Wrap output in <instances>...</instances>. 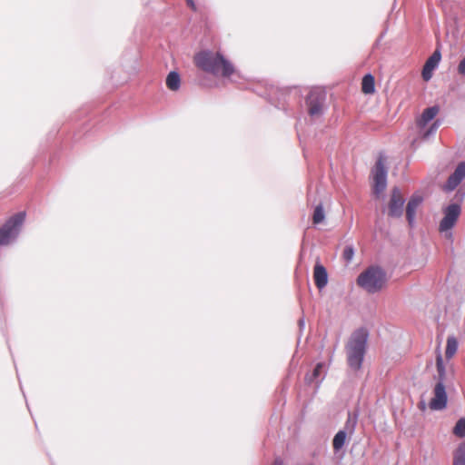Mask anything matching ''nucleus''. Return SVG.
I'll return each mask as SVG.
<instances>
[{
    "label": "nucleus",
    "mask_w": 465,
    "mask_h": 465,
    "mask_svg": "<svg viewBox=\"0 0 465 465\" xmlns=\"http://www.w3.org/2000/svg\"><path fill=\"white\" fill-rule=\"evenodd\" d=\"M198 67L214 75L230 77L234 73L233 64L220 53L203 51L195 56Z\"/></svg>",
    "instance_id": "f257e3e1"
},
{
    "label": "nucleus",
    "mask_w": 465,
    "mask_h": 465,
    "mask_svg": "<svg viewBox=\"0 0 465 465\" xmlns=\"http://www.w3.org/2000/svg\"><path fill=\"white\" fill-rule=\"evenodd\" d=\"M368 341V332L364 329H359L352 332L345 350L348 365L351 369L358 371L361 368Z\"/></svg>",
    "instance_id": "f03ea898"
},
{
    "label": "nucleus",
    "mask_w": 465,
    "mask_h": 465,
    "mask_svg": "<svg viewBox=\"0 0 465 465\" xmlns=\"http://www.w3.org/2000/svg\"><path fill=\"white\" fill-rule=\"evenodd\" d=\"M386 282V272L379 266L368 267L357 278V284L369 293L381 291Z\"/></svg>",
    "instance_id": "7ed1b4c3"
},
{
    "label": "nucleus",
    "mask_w": 465,
    "mask_h": 465,
    "mask_svg": "<svg viewBox=\"0 0 465 465\" xmlns=\"http://www.w3.org/2000/svg\"><path fill=\"white\" fill-rule=\"evenodd\" d=\"M25 218L24 212L17 213L0 228V245H7L16 239Z\"/></svg>",
    "instance_id": "20e7f679"
},
{
    "label": "nucleus",
    "mask_w": 465,
    "mask_h": 465,
    "mask_svg": "<svg viewBox=\"0 0 465 465\" xmlns=\"http://www.w3.org/2000/svg\"><path fill=\"white\" fill-rule=\"evenodd\" d=\"M461 213L458 203H451L443 209V218L440 223L439 231L444 234L446 239H452L451 229L456 224Z\"/></svg>",
    "instance_id": "39448f33"
},
{
    "label": "nucleus",
    "mask_w": 465,
    "mask_h": 465,
    "mask_svg": "<svg viewBox=\"0 0 465 465\" xmlns=\"http://www.w3.org/2000/svg\"><path fill=\"white\" fill-rule=\"evenodd\" d=\"M386 159L384 156L380 155L376 161L375 166L372 169L373 176V192L378 196L387 187V168L385 166Z\"/></svg>",
    "instance_id": "423d86ee"
},
{
    "label": "nucleus",
    "mask_w": 465,
    "mask_h": 465,
    "mask_svg": "<svg viewBox=\"0 0 465 465\" xmlns=\"http://www.w3.org/2000/svg\"><path fill=\"white\" fill-rule=\"evenodd\" d=\"M356 424L357 415L352 416L349 413L343 430H339L333 438L332 446L335 451L340 450L344 446L348 434H353Z\"/></svg>",
    "instance_id": "0eeeda50"
},
{
    "label": "nucleus",
    "mask_w": 465,
    "mask_h": 465,
    "mask_svg": "<svg viewBox=\"0 0 465 465\" xmlns=\"http://www.w3.org/2000/svg\"><path fill=\"white\" fill-rule=\"evenodd\" d=\"M325 96L322 93L312 91L307 97L308 113L312 117L322 114Z\"/></svg>",
    "instance_id": "6e6552de"
},
{
    "label": "nucleus",
    "mask_w": 465,
    "mask_h": 465,
    "mask_svg": "<svg viewBox=\"0 0 465 465\" xmlns=\"http://www.w3.org/2000/svg\"><path fill=\"white\" fill-rule=\"evenodd\" d=\"M405 200L398 187L391 190V195L388 206V214L391 217H401L403 213Z\"/></svg>",
    "instance_id": "1a4fd4ad"
},
{
    "label": "nucleus",
    "mask_w": 465,
    "mask_h": 465,
    "mask_svg": "<svg viewBox=\"0 0 465 465\" xmlns=\"http://www.w3.org/2000/svg\"><path fill=\"white\" fill-rule=\"evenodd\" d=\"M448 396L446 388L441 382H436L433 389V397L430 401V408L433 411L444 410L447 406Z\"/></svg>",
    "instance_id": "9d476101"
},
{
    "label": "nucleus",
    "mask_w": 465,
    "mask_h": 465,
    "mask_svg": "<svg viewBox=\"0 0 465 465\" xmlns=\"http://www.w3.org/2000/svg\"><path fill=\"white\" fill-rule=\"evenodd\" d=\"M441 59L440 50H435L433 54L427 59L421 72L424 81L428 82L431 79L433 71L438 67Z\"/></svg>",
    "instance_id": "9b49d317"
},
{
    "label": "nucleus",
    "mask_w": 465,
    "mask_h": 465,
    "mask_svg": "<svg viewBox=\"0 0 465 465\" xmlns=\"http://www.w3.org/2000/svg\"><path fill=\"white\" fill-rule=\"evenodd\" d=\"M465 178V162H461L456 167L454 173L449 177L446 183L443 185L445 192L453 191L460 182Z\"/></svg>",
    "instance_id": "f8f14e48"
},
{
    "label": "nucleus",
    "mask_w": 465,
    "mask_h": 465,
    "mask_svg": "<svg viewBox=\"0 0 465 465\" xmlns=\"http://www.w3.org/2000/svg\"><path fill=\"white\" fill-rule=\"evenodd\" d=\"M423 198L419 194H414L411 197L406 207V217L411 226L414 224L416 212L419 206L421 204Z\"/></svg>",
    "instance_id": "ddd939ff"
},
{
    "label": "nucleus",
    "mask_w": 465,
    "mask_h": 465,
    "mask_svg": "<svg viewBox=\"0 0 465 465\" xmlns=\"http://www.w3.org/2000/svg\"><path fill=\"white\" fill-rule=\"evenodd\" d=\"M313 278L318 289L324 288L328 283V273L323 265L316 263L313 270Z\"/></svg>",
    "instance_id": "4468645a"
},
{
    "label": "nucleus",
    "mask_w": 465,
    "mask_h": 465,
    "mask_svg": "<svg viewBox=\"0 0 465 465\" xmlns=\"http://www.w3.org/2000/svg\"><path fill=\"white\" fill-rule=\"evenodd\" d=\"M436 370H437V376H435L436 382H441V384H444L446 380V367L443 361L442 355L440 351L437 352L436 356Z\"/></svg>",
    "instance_id": "2eb2a0df"
},
{
    "label": "nucleus",
    "mask_w": 465,
    "mask_h": 465,
    "mask_svg": "<svg viewBox=\"0 0 465 465\" xmlns=\"http://www.w3.org/2000/svg\"><path fill=\"white\" fill-rule=\"evenodd\" d=\"M458 347L459 343L457 339L454 336H449L446 341L445 357L448 360L451 359L456 354Z\"/></svg>",
    "instance_id": "dca6fc26"
},
{
    "label": "nucleus",
    "mask_w": 465,
    "mask_h": 465,
    "mask_svg": "<svg viewBox=\"0 0 465 465\" xmlns=\"http://www.w3.org/2000/svg\"><path fill=\"white\" fill-rule=\"evenodd\" d=\"M181 85V78L177 72L172 71L166 77V86L171 91H177Z\"/></svg>",
    "instance_id": "f3484780"
},
{
    "label": "nucleus",
    "mask_w": 465,
    "mask_h": 465,
    "mask_svg": "<svg viewBox=\"0 0 465 465\" xmlns=\"http://www.w3.org/2000/svg\"><path fill=\"white\" fill-rule=\"evenodd\" d=\"M361 90L366 94H373L375 91L374 77L368 74L363 76L361 82Z\"/></svg>",
    "instance_id": "a211bd4d"
},
{
    "label": "nucleus",
    "mask_w": 465,
    "mask_h": 465,
    "mask_svg": "<svg viewBox=\"0 0 465 465\" xmlns=\"http://www.w3.org/2000/svg\"><path fill=\"white\" fill-rule=\"evenodd\" d=\"M438 112H439V109L436 106H431V107L426 108L423 111L421 117L420 119V122H419L420 125L423 126V125L427 124L437 115Z\"/></svg>",
    "instance_id": "6ab92c4d"
},
{
    "label": "nucleus",
    "mask_w": 465,
    "mask_h": 465,
    "mask_svg": "<svg viewBox=\"0 0 465 465\" xmlns=\"http://www.w3.org/2000/svg\"><path fill=\"white\" fill-rule=\"evenodd\" d=\"M453 465H465V441L453 453Z\"/></svg>",
    "instance_id": "aec40b11"
},
{
    "label": "nucleus",
    "mask_w": 465,
    "mask_h": 465,
    "mask_svg": "<svg viewBox=\"0 0 465 465\" xmlns=\"http://www.w3.org/2000/svg\"><path fill=\"white\" fill-rule=\"evenodd\" d=\"M325 219V213L323 210L322 204H318L312 214V222L314 224H319L322 223Z\"/></svg>",
    "instance_id": "412c9836"
},
{
    "label": "nucleus",
    "mask_w": 465,
    "mask_h": 465,
    "mask_svg": "<svg viewBox=\"0 0 465 465\" xmlns=\"http://www.w3.org/2000/svg\"><path fill=\"white\" fill-rule=\"evenodd\" d=\"M453 434L459 438L465 437V418H460L455 424L453 430Z\"/></svg>",
    "instance_id": "4be33fe9"
},
{
    "label": "nucleus",
    "mask_w": 465,
    "mask_h": 465,
    "mask_svg": "<svg viewBox=\"0 0 465 465\" xmlns=\"http://www.w3.org/2000/svg\"><path fill=\"white\" fill-rule=\"evenodd\" d=\"M354 256V248L351 245H348L344 248L342 252V257L347 262H351Z\"/></svg>",
    "instance_id": "5701e85b"
},
{
    "label": "nucleus",
    "mask_w": 465,
    "mask_h": 465,
    "mask_svg": "<svg viewBox=\"0 0 465 465\" xmlns=\"http://www.w3.org/2000/svg\"><path fill=\"white\" fill-rule=\"evenodd\" d=\"M323 368V363H318L316 365V367L314 368L313 370V372H312V376H313V379L317 380V379H322V369Z\"/></svg>",
    "instance_id": "b1692460"
},
{
    "label": "nucleus",
    "mask_w": 465,
    "mask_h": 465,
    "mask_svg": "<svg viewBox=\"0 0 465 465\" xmlns=\"http://www.w3.org/2000/svg\"><path fill=\"white\" fill-rule=\"evenodd\" d=\"M458 73L465 77V57L460 62L458 65Z\"/></svg>",
    "instance_id": "393cba45"
},
{
    "label": "nucleus",
    "mask_w": 465,
    "mask_h": 465,
    "mask_svg": "<svg viewBox=\"0 0 465 465\" xmlns=\"http://www.w3.org/2000/svg\"><path fill=\"white\" fill-rule=\"evenodd\" d=\"M187 2V5L193 9V10H196V5L193 2V0H186Z\"/></svg>",
    "instance_id": "a878e982"
},
{
    "label": "nucleus",
    "mask_w": 465,
    "mask_h": 465,
    "mask_svg": "<svg viewBox=\"0 0 465 465\" xmlns=\"http://www.w3.org/2000/svg\"><path fill=\"white\" fill-rule=\"evenodd\" d=\"M299 326H300V328H304V326H305V321H304V319H303V318H302V319H300V320H299Z\"/></svg>",
    "instance_id": "bb28decb"
},
{
    "label": "nucleus",
    "mask_w": 465,
    "mask_h": 465,
    "mask_svg": "<svg viewBox=\"0 0 465 465\" xmlns=\"http://www.w3.org/2000/svg\"><path fill=\"white\" fill-rule=\"evenodd\" d=\"M272 465H283V462L280 459H276Z\"/></svg>",
    "instance_id": "cd10ccee"
},
{
    "label": "nucleus",
    "mask_w": 465,
    "mask_h": 465,
    "mask_svg": "<svg viewBox=\"0 0 465 465\" xmlns=\"http://www.w3.org/2000/svg\"><path fill=\"white\" fill-rule=\"evenodd\" d=\"M436 128H437V127H436V125L434 124V126L431 128V130L430 131V133L434 132V131L436 130Z\"/></svg>",
    "instance_id": "c85d7f7f"
}]
</instances>
